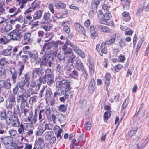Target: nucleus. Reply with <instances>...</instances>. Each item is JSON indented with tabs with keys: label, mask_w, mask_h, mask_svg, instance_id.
Masks as SVG:
<instances>
[{
	"label": "nucleus",
	"mask_w": 149,
	"mask_h": 149,
	"mask_svg": "<svg viewBox=\"0 0 149 149\" xmlns=\"http://www.w3.org/2000/svg\"><path fill=\"white\" fill-rule=\"evenodd\" d=\"M52 55L55 56L56 53L52 50L46 51L42 58H39V60L40 61V63H41V68H35L33 70L32 73L33 79L36 78L38 76L44 73V69L41 66L42 65H47L48 64L49 67H51L53 59Z\"/></svg>",
	"instance_id": "nucleus-1"
},
{
	"label": "nucleus",
	"mask_w": 149,
	"mask_h": 149,
	"mask_svg": "<svg viewBox=\"0 0 149 149\" xmlns=\"http://www.w3.org/2000/svg\"><path fill=\"white\" fill-rule=\"evenodd\" d=\"M71 81L70 79L63 80L58 82V85H56L57 91L54 92V97H57L58 96L63 95L64 92H68L72 89L71 85Z\"/></svg>",
	"instance_id": "nucleus-2"
},
{
	"label": "nucleus",
	"mask_w": 149,
	"mask_h": 149,
	"mask_svg": "<svg viewBox=\"0 0 149 149\" xmlns=\"http://www.w3.org/2000/svg\"><path fill=\"white\" fill-rule=\"evenodd\" d=\"M54 80V75L52 74L51 69L47 68L45 70L44 75L39 77L40 81L38 84V86H40L42 83L44 84L46 82L48 85H50L53 83Z\"/></svg>",
	"instance_id": "nucleus-3"
},
{
	"label": "nucleus",
	"mask_w": 149,
	"mask_h": 149,
	"mask_svg": "<svg viewBox=\"0 0 149 149\" xmlns=\"http://www.w3.org/2000/svg\"><path fill=\"white\" fill-rule=\"evenodd\" d=\"M24 130L27 131L26 134L27 136H32L33 133V130L30 128L28 123H25L24 125L21 123L20 127L18 129V133L22 136L25 134Z\"/></svg>",
	"instance_id": "nucleus-4"
},
{
	"label": "nucleus",
	"mask_w": 149,
	"mask_h": 149,
	"mask_svg": "<svg viewBox=\"0 0 149 149\" xmlns=\"http://www.w3.org/2000/svg\"><path fill=\"white\" fill-rule=\"evenodd\" d=\"M10 34V35H8L7 37H10V39H12L13 40L19 41L23 37L22 33L19 32L17 29L13 30Z\"/></svg>",
	"instance_id": "nucleus-5"
},
{
	"label": "nucleus",
	"mask_w": 149,
	"mask_h": 149,
	"mask_svg": "<svg viewBox=\"0 0 149 149\" xmlns=\"http://www.w3.org/2000/svg\"><path fill=\"white\" fill-rule=\"evenodd\" d=\"M40 1L38 0H35L31 4V6H30L24 13V14L31 13L34 11L36 8L40 5Z\"/></svg>",
	"instance_id": "nucleus-6"
},
{
	"label": "nucleus",
	"mask_w": 149,
	"mask_h": 149,
	"mask_svg": "<svg viewBox=\"0 0 149 149\" xmlns=\"http://www.w3.org/2000/svg\"><path fill=\"white\" fill-rule=\"evenodd\" d=\"M96 49L99 53L101 51L102 54H106L108 52L106 45L104 42L102 43L101 45L99 44H97L96 46Z\"/></svg>",
	"instance_id": "nucleus-7"
},
{
	"label": "nucleus",
	"mask_w": 149,
	"mask_h": 149,
	"mask_svg": "<svg viewBox=\"0 0 149 149\" xmlns=\"http://www.w3.org/2000/svg\"><path fill=\"white\" fill-rule=\"evenodd\" d=\"M111 17V13H107L104 14H102L100 17V23L104 24H107V21L109 20Z\"/></svg>",
	"instance_id": "nucleus-8"
},
{
	"label": "nucleus",
	"mask_w": 149,
	"mask_h": 149,
	"mask_svg": "<svg viewBox=\"0 0 149 149\" xmlns=\"http://www.w3.org/2000/svg\"><path fill=\"white\" fill-rule=\"evenodd\" d=\"M9 104L7 105V108L12 109L15 106L16 104V98L12 95H9L8 98Z\"/></svg>",
	"instance_id": "nucleus-9"
},
{
	"label": "nucleus",
	"mask_w": 149,
	"mask_h": 149,
	"mask_svg": "<svg viewBox=\"0 0 149 149\" xmlns=\"http://www.w3.org/2000/svg\"><path fill=\"white\" fill-rule=\"evenodd\" d=\"M75 68L78 70L82 71L84 72L85 69L83 63H82L81 60L79 59H77L74 64Z\"/></svg>",
	"instance_id": "nucleus-10"
},
{
	"label": "nucleus",
	"mask_w": 149,
	"mask_h": 149,
	"mask_svg": "<svg viewBox=\"0 0 149 149\" xmlns=\"http://www.w3.org/2000/svg\"><path fill=\"white\" fill-rule=\"evenodd\" d=\"M9 71L12 74L11 78L13 80V83L15 84L18 76V72L14 68H9Z\"/></svg>",
	"instance_id": "nucleus-11"
},
{
	"label": "nucleus",
	"mask_w": 149,
	"mask_h": 149,
	"mask_svg": "<svg viewBox=\"0 0 149 149\" xmlns=\"http://www.w3.org/2000/svg\"><path fill=\"white\" fill-rule=\"evenodd\" d=\"M12 47L11 45H8L6 49H4L1 52V54L5 56H11L12 53Z\"/></svg>",
	"instance_id": "nucleus-12"
},
{
	"label": "nucleus",
	"mask_w": 149,
	"mask_h": 149,
	"mask_svg": "<svg viewBox=\"0 0 149 149\" xmlns=\"http://www.w3.org/2000/svg\"><path fill=\"white\" fill-rule=\"evenodd\" d=\"M0 84L2 88H4L6 89H10L12 86V84L9 81L0 80Z\"/></svg>",
	"instance_id": "nucleus-13"
},
{
	"label": "nucleus",
	"mask_w": 149,
	"mask_h": 149,
	"mask_svg": "<svg viewBox=\"0 0 149 149\" xmlns=\"http://www.w3.org/2000/svg\"><path fill=\"white\" fill-rule=\"evenodd\" d=\"M12 125L15 127H20L21 124L18 119V116H13L12 118Z\"/></svg>",
	"instance_id": "nucleus-14"
},
{
	"label": "nucleus",
	"mask_w": 149,
	"mask_h": 149,
	"mask_svg": "<svg viewBox=\"0 0 149 149\" xmlns=\"http://www.w3.org/2000/svg\"><path fill=\"white\" fill-rule=\"evenodd\" d=\"M65 69V66L64 67L63 65L61 63H57L56 67V70L57 73L58 74H60L63 72Z\"/></svg>",
	"instance_id": "nucleus-15"
},
{
	"label": "nucleus",
	"mask_w": 149,
	"mask_h": 149,
	"mask_svg": "<svg viewBox=\"0 0 149 149\" xmlns=\"http://www.w3.org/2000/svg\"><path fill=\"white\" fill-rule=\"evenodd\" d=\"M20 5H21L20 4ZM23 8H20V7L18 8L14 6L13 8H10L8 12L10 13H14L13 15H11V16H13L17 15L19 12H20L21 11L20 9H22Z\"/></svg>",
	"instance_id": "nucleus-16"
},
{
	"label": "nucleus",
	"mask_w": 149,
	"mask_h": 149,
	"mask_svg": "<svg viewBox=\"0 0 149 149\" xmlns=\"http://www.w3.org/2000/svg\"><path fill=\"white\" fill-rule=\"evenodd\" d=\"M62 48L64 51V54L66 57H67L68 55L73 53L71 49L67 47L65 45L62 46Z\"/></svg>",
	"instance_id": "nucleus-17"
},
{
	"label": "nucleus",
	"mask_w": 149,
	"mask_h": 149,
	"mask_svg": "<svg viewBox=\"0 0 149 149\" xmlns=\"http://www.w3.org/2000/svg\"><path fill=\"white\" fill-rule=\"evenodd\" d=\"M31 36V34L30 33L27 32L25 33L23 36V40L24 44H27L29 43L31 40L30 37Z\"/></svg>",
	"instance_id": "nucleus-18"
},
{
	"label": "nucleus",
	"mask_w": 149,
	"mask_h": 149,
	"mask_svg": "<svg viewBox=\"0 0 149 149\" xmlns=\"http://www.w3.org/2000/svg\"><path fill=\"white\" fill-rule=\"evenodd\" d=\"M27 99V97L24 94H18L17 97V102H20L21 100V104L25 103Z\"/></svg>",
	"instance_id": "nucleus-19"
},
{
	"label": "nucleus",
	"mask_w": 149,
	"mask_h": 149,
	"mask_svg": "<svg viewBox=\"0 0 149 149\" xmlns=\"http://www.w3.org/2000/svg\"><path fill=\"white\" fill-rule=\"evenodd\" d=\"M53 130L55 132H56L57 130H58L57 134V137L59 140L61 139L62 136L61 135V134L62 132V130L58 126H55L53 128Z\"/></svg>",
	"instance_id": "nucleus-20"
},
{
	"label": "nucleus",
	"mask_w": 149,
	"mask_h": 149,
	"mask_svg": "<svg viewBox=\"0 0 149 149\" xmlns=\"http://www.w3.org/2000/svg\"><path fill=\"white\" fill-rule=\"evenodd\" d=\"M68 61L67 63L68 64H70V65L71 66H72L74 60L75 58V56L74 54L73 53L71 54H70L68 56Z\"/></svg>",
	"instance_id": "nucleus-21"
},
{
	"label": "nucleus",
	"mask_w": 149,
	"mask_h": 149,
	"mask_svg": "<svg viewBox=\"0 0 149 149\" xmlns=\"http://www.w3.org/2000/svg\"><path fill=\"white\" fill-rule=\"evenodd\" d=\"M95 81L93 79H92L90 81L89 87L88 91L90 93H93L95 89Z\"/></svg>",
	"instance_id": "nucleus-22"
},
{
	"label": "nucleus",
	"mask_w": 149,
	"mask_h": 149,
	"mask_svg": "<svg viewBox=\"0 0 149 149\" xmlns=\"http://www.w3.org/2000/svg\"><path fill=\"white\" fill-rule=\"evenodd\" d=\"M75 26L77 30L80 33L83 34L85 33V29L83 26L81 25L80 24L78 23H76L75 24Z\"/></svg>",
	"instance_id": "nucleus-23"
},
{
	"label": "nucleus",
	"mask_w": 149,
	"mask_h": 149,
	"mask_svg": "<svg viewBox=\"0 0 149 149\" xmlns=\"http://www.w3.org/2000/svg\"><path fill=\"white\" fill-rule=\"evenodd\" d=\"M23 148L22 146H18L15 143L11 142L10 144L8 146L7 149H22Z\"/></svg>",
	"instance_id": "nucleus-24"
},
{
	"label": "nucleus",
	"mask_w": 149,
	"mask_h": 149,
	"mask_svg": "<svg viewBox=\"0 0 149 149\" xmlns=\"http://www.w3.org/2000/svg\"><path fill=\"white\" fill-rule=\"evenodd\" d=\"M45 139L47 140H49L54 136V132L52 131H48L45 132Z\"/></svg>",
	"instance_id": "nucleus-25"
},
{
	"label": "nucleus",
	"mask_w": 149,
	"mask_h": 149,
	"mask_svg": "<svg viewBox=\"0 0 149 149\" xmlns=\"http://www.w3.org/2000/svg\"><path fill=\"white\" fill-rule=\"evenodd\" d=\"M123 8L125 10L129 9L130 1V0H121Z\"/></svg>",
	"instance_id": "nucleus-26"
},
{
	"label": "nucleus",
	"mask_w": 149,
	"mask_h": 149,
	"mask_svg": "<svg viewBox=\"0 0 149 149\" xmlns=\"http://www.w3.org/2000/svg\"><path fill=\"white\" fill-rule=\"evenodd\" d=\"M45 97L46 100H49L52 94V90L51 88H48L45 90Z\"/></svg>",
	"instance_id": "nucleus-27"
},
{
	"label": "nucleus",
	"mask_w": 149,
	"mask_h": 149,
	"mask_svg": "<svg viewBox=\"0 0 149 149\" xmlns=\"http://www.w3.org/2000/svg\"><path fill=\"white\" fill-rule=\"evenodd\" d=\"M50 13L49 12H46L44 14L43 18L44 20L47 21V22L48 23L51 22V19L52 17Z\"/></svg>",
	"instance_id": "nucleus-28"
},
{
	"label": "nucleus",
	"mask_w": 149,
	"mask_h": 149,
	"mask_svg": "<svg viewBox=\"0 0 149 149\" xmlns=\"http://www.w3.org/2000/svg\"><path fill=\"white\" fill-rule=\"evenodd\" d=\"M100 3L99 0H94L91 2L92 8L95 10H97V8L99 4Z\"/></svg>",
	"instance_id": "nucleus-29"
},
{
	"label": "nucleus",
	"mask_w": 149,
	"mask_h": 149,
	"mask_svg": "<svg viewBox=\"0 0 149 149\" xmlns=\"http://www.w3.org/2000/svg\"><path fill=\"white\" fill-rule=\"evenodd\" d=\"M17 2L19 3L20 5L21 8H24L25 5L28 2L31 1L33 0H15Z\"/></svg>",
	"instance_id": "nucleus-30"
},
{
	"label": "nucleus",
	"mask_w": 149,
	"mask_h": 149,
	"mask_svg": "<svg viewBox=\"0 0 149 149\" xmlns=\"http://www.w3.org/2000/svg\"><path fill=\"white\" fill-rule=\"evenodd\" d=\"M98 28L99 30L102 32H109L110 30L107 27L102 25H98Z\"/></svg>",
	"instance_id": "nucleus-31"
},
{
	"label": "nucleus",
	"mask_w": 149,
	"mask_h": 149,
	"mask_svg": "<svg viewBox=\"0 0 149 149\" xmlns=\"http://www.w3.org/2000/svg\"><path fill=\"white\" fill-rule=\"evenodd\" d=\"M122 18L124 21H127L130 19V16L128 12H123L122 13Z\"/></svg>",
	"instance_id": "nucleus-32"
},
{
	"label": "nucleus",
	"mask_w": 149,
	"mask_h": 149,
	"mask_svg": "<svg viewBox=\"0 0 149 149\" xmlns=\"http://www.w3.org/2000/svg\"><path fill=\"white\" fill-rule=\"evenodd\" d=\"M43 13V11L41 10H39L36 11L34 14L33 17L35 20L40 19L42 17Z\"/></svg>",
	"instance_id": "nucleus-33"
},
{
	"label": "nucleus",
	"mask_w": 149,
	"mask_h": 149,
	"mask_svg": "<svg viewBox=\"0 0 149 149\" xmlns=\"http://www.w3.org/2000/svg\"><path fill=\"white\" fill-rule=\"evenodd\" d=\"M8 116L5 110H3L0 111V118L1 120H5L7 118Z\"/></svg>",
	"instance_id": "nucleus-34"
},
{
	"label": "nucleus",
	"mask_w": 149,
	"mask_h": 149,
	"mask_svg": "<svg viewBox=\"0 0 149 149\" xmlns=\"http://www.w3.org/2000/svg\"><path fill=\"white\" fill-rule=\"evenodd\" d=\"M47 118L48 121H52L54 123H56V116L55 114L52 113L49 116H48Z\"/></svg>",
	"instance_id": "nucleus-35"
},
{
	"label": "nucleus",
	"mask_w": 149,
	"mask_h": 149,
	"mask_svg": "<svg viewBox=\"0 0 149 149\" xmlns=\"http://www.w3.org/2000/svg\"><path fill=\"white\" fill-rule=\"evenodd\" d=\"M13 114V116H18L19 114L20 115H21L20 110L18 105H17L16 106V107H15L14 108Z\"/></svg>",
	"instance_id": "nucleus-36"
},
{
	"label": "nucleus",
	"mask_w": 149,
	"mask_h": 149,
	"mask_svg": "<svg viewBox=\"0 0 149 149\" xmlns=\"http://www.w3.org/2000/svg\"><path fill=\"white\" fill-rule=\"evenodd\" d=\"M69 75L72 78L77 79L79 78V73L77 70H74L72 71V73L69 74Z\"/></svg>",
	"instance_id": "nucleus-37"
},
{
	"label": "nucleus",
	"mask_w": 149,
	"mask_h": 149,
	"mask_svg": "<svg viewBox=\"0 0 149 149\" xmlns=\"http://www.w3.org/2000/svg\"><path fill=\"white\" fill-rule=\"evenodd\" d=\"M10 39H8L6 36H4L0 38V44L6 45L8 43Z\"/></svg>",
	"instance_id": "nucleus-38"
},
{
	"label": "nucleus",
	"mask_w": 149,
	"mask_h": 149,
	"mask_svg": "<svg viewBox=\"0 0 149 149\" xmlns=\"http://www.w3.org/2000/svg\"><path fill=\"white\" fill-rule=\"evenodd\" d=\"M44 111V109L41 110L40 111L38 115V120L39 123H41L42 122L45 120V117L42 116V113H43Z\"/></svg>",
	"instance_id": "nucleus-39"
},
{
	"label": "nucleus",
	"mask_w": 149,
	"mask_h": 149,
	"mask_svg": "<svg viewBox=\"0 0 149 149\" xmlns=\"http://www.w3.org/2000/svg\"><path fill=\"white\" fill-rule=\"evenodd\" d=\"M24 79L23 80H25V81L26 83V86L27 87H28L29 86V82L30 79V78L29 74H25L24 75Z\"/></svg>",
	"instance_id": "nucleus-40"
},
{
	"label": "nucleus",
	"mask_w": 149,
	"mask_h": 149,
	"mask_svg": "<svg viewBox=\"0 0 149 149\" xmlns=\"http://www.w3.org/2000/svg\"><path fill=\"white\" fill-rule=\"evenodd\" d=\"M26 52V54H28L31 58H32L35 59L37 60V58L38 57V53H36L35 54H33L30 51L27 50V51H25Z\"/></svg>",
	"instance_id": "nucleus-41"
},
{
	"label": "nucleus",
	"mask_w": 149,
	"mask_h": 149,
	"mask_svg": "<svg viewBox=\"0 0 149 149\" xmlns=\"http://www.w3.org/2000/svg\"><path fill=\"white\" fill-rule=\"evenodd\" d=\"M45 131V130L43 127H40L38 128V130L36 131V135L37 136H41L43 134Z\"/></svg>",
	"instance_id": "nucleus-42"
},
{
	"label": "nucleus",
	"mask_w": 149,
	"mask_h": 149,
	"mask_svg": "<svg viewBox=\"0 0 149 149\" xmlns=\"http://www.w3.org/2000/svg\"><path fill=\"white\" fill-rule=\"evenodd\" d=\"M64 97H60L59 98V100L62 102H65L66 99H67L69 96V95L68 94V92H64Z\"/></svg>",
	"instance_id": "nucleus-43"
},
{
	"label": "nucleus",
	"mask_w": 149,
	"mask_h": 149,
	"mask_svg": "<svg viewBox=\"0 0 149 149\" xmlns=\"http://www.w3.org/2000/svg\"><path fill=\"white\" fill-rule=\"evenodd\" d=\"M55 6L57 8L60 9L65 8L66 5L62 3H58L55 4Z\"/></svg>",
	"instance_id": "nucleus-44"
},
{
	"label": "nucleus",
	"mask_w": 149,
	"mask_h": 149,
	"mask_svg": "<svg viewBox=\"0 0 149 149\" xmlns=\"http://www.w3.org/2000/svg\"><path fill=\"white\" fill-rule=\"evenodd\" d=\"M40 81V80H39V79L37 80V83H36V82L34 81H33L31 83V84L30 85V86L32 88H33L35 87H36L37 88V90H38L39 89L40 87V86L42 85L40 84V86L39 87V86H38V84H39L38 83Z\"/></svg>",
	"instance_id": "nucleus-45"
},
{
	"label": "nucleus",
	"mask_w": 149,
	"mask_h": 149,
	"mask_svg": "<svg viewBox=\"0 0 149 149\" xmlns=\"http://www.w3.org/2000/svg\"><path fill=\"white\" fill-rule=\"evenodd\" d=\"M37 99V97L36 96H34L30 97L29 100V103L30 104H32L33 103L36 102Z\"/></svg>",
	"instance_id": "nucleus-46"
},
{
	"label": "nucleus",
	"mask_w": 149,
	"mask_h": 149,
	"mask_svg": "<svg viewBox=\"0 0 149 149\" xmlns=\"http://www.w3.org/2000/svg\"><path fill=\"white\" fill-rule=\"evenodd\" d=\"M138 129V128L136 127H135L133 128L129 132L128 134L130 136L132 137L136 132Z\"/></svg>",
	"instance_id": "nucleus-47"
},
{
	"label": "nucleus",
	"mask_w": 149,
	"mask_h": 149,
	"mask_svg": "<svg viewBox=\"0 0 149 149\" xmlns=\"http://www.w3.org/2000/svg\"><path fill=\"white\" fill-rule=\"evenodd\" d=\"M36 93H34L33 89H30L27 91L25 95L27 98L28 97H30L31 95L36 94Z\"/></svg>",
	"instance_id": "nucleus-48"
},
{
	"label": "nucleus",
	"mask_w": 149,
	"mask_h": 149,
	"mask_svg": "<svg viewBox=\"0 0 149 149\" xmlns=\"http://www.w3.org/2000/svg\"><path fill=\"white\" fill-rule=\"evenodd\" d=\"M26 82L25 80H22L18 83V86L21 89H23V88L25 85Z\"/></svg>",
	"instance_id": "nucleus-49"
},
{
	"label": "nucleus",
	"mask_w": 149,
	"mask_h": 149,
	"mask_svg": "<svg viewBox=\"0 0 149 149\" xmlns=\"http://www.w3.org/2000/svg\"><path fill=\"white\" fill-rule=\"evenodd\" d=\"M66 107L64 104H61L58 107V110L62 112H65L66 110Z\"/></svg>",
	"instance_id": "nucleus-50"
},
{
	"label": "nucleus",
	"mask_w": 149,
	"mask_h": 149,
	"mask_svg": "<svg viewBox=\"0 0 149 149\" xmlns=\"http://www.w3.org/2000/svg\"><path fill=\"white\" fill-rule=\"evenodd\" d=\"M115 41V38H112L106 41L105 43L107 45H110L113 44Z\"/></svg>",
	"instance_id": "nucleus-51"
},
{
	"label": "nucleus",
	"mask_w": 149,
	"mask_h": 149,
	"mask_svg": "<svg viewBox=\"0 0 149 149\" xmlns=\"http://www.w3.org/2000/svg\"><path fill=\"white\" fill-rule=\"evenodd\" d=\"M58 119L61 122L65 121L66 119L65 116L63 114H59L58 116Z\"/></svg>",
	"instance_id": "nucleus-52"
},
{
	"label": "nucleus",
	"mask_w": 149,
	"mask_h": 149,
	"mask_svg": "<svg viewBox=\"0 0 149 149\" xmlns=\"http://www.w3.org/2000/svg\"><path fill=\"white\" fill-rule=\"evenodd\" d=\"M1 139L2 143L5 145H8L10 144L9 143V139L8 138H0Z\"/></svg>",
	"instance_id": "nucleus-53"
},
{
	"label": "nucleus",
	"mask_w": 149,
	"mask_h": 149,
	"mask_svg": "<svg viewBox=\"0 0 149 149\" xmlns=\"http://www.w3.org/2000/svg\"><path fill=\"white\" fill-rule=\"evenodd\" d=\"M70 47L72 48L73 49L76 53L80 49V48L75 44H70Z\"/></svg>",
	"instance_id": "nucleus-54"
},
{
	"label": "nucleus",
	"mask_w": 149,
	"mask_h": 149,
	"mask_svg": "<svg viewBox=\"0 0 149 149\" xmlns=\"http://www.w3.org/2000/svg\"><path fill=\"white\" fill-rule=\"evenodd\" d=\"M76 53L82 58H84L85 57V54L84 52L83 51L81 50L80 49Z\"/></svg>",
	"instance_id": "nucleus-55"
},
{
	"label": "nucleus",
	"mask_w": 149,
	"mask_h": 149,
	"mask_svg": "<svg viewBox=\"0 0 149 149\" xmlns=\"http://www.w3.org/2000/svg\"><path fill=\"white\" fill-rule=\"evenodd\" d=\"M8 63L7 60L5 58L0 59V66H3L6 65Z\"/></svg>",
	"instance_id": "nucleus-56"
},
{
	"label": "nucleus",
	"mask_w": 149,
	"mask_h": 149,
	"mask_svg": "<svg viewBox=\"0 0 149 149\" xmlns=\"http://www.w3.org/2000/svg\"><path fill=\"white\" fill-rule=\"evenodd\" d=\"M12 29V26L11 25L7 24L3 29V30L4 29V31L5 32H7L11 30Z\"/></svg>",
	"instance_id": "nucleus-57"
},
{
	"label": "nucleus",
	"mask_w": 149,
	"mask_h": 149,
	"mask_svg": "<svg viewBox=\"0 0 149 149\" xmlns=\"http://www.w3.org/2000/svg\"><path fill=\"white\" fill-rule=\"evenodd\" d=\"M111 114L110 111H107L105 112L104 115V120L107 121L109 118Z\"/></svg>",
	"instance_id": "nucleus-58"
},
{
	"label": "nucleus",
	"mask_w": 149,
	"mask_h": 149,
	"mask_svg": "<svg viewBox=\"0 0 149 149\" xmlns=\"http://www.w3.org/2000/svg\"><path fill=\"white\" fill-rule=\"evenodd\" d=\"M44 110V112L46 115L47 118L51 115V109L49 107L45 108Z\"/></svg>",
	"instance_id": "nucleus-59"
},
{
	"label": "nucleus",
	"mask_w": 149,
	"mask_h": 149,
	"mask_svg": "<svg viewBox=\"0 0 149 149\" xmlns=\"http://www.w3.org/2000/svg\"><path fill=\"white\" fill-rule=\"evenodd\" d=\"M45 88L44 86L42 88L40 89L39 93V95L40 97H42L44 96L45 95Z\"/></svg>",
	"instance_id": "nucleus-60"
},
{
	"label": "nucleus",
	"mask_w": 149,
	"mask_h": 149,
	"mask_svg": "<svg viewBox=\"0 0 149 149\" xmlns=\"http://www.w3.org/2000/svg\"><path fill=\"white\" fill-rule=\"evenodd\" d=\"M8 132L10 136H14L17 133V131L15 130L11 129L9 130Z\"/></svg>",
	"instance_id": "nucleus-61"
},
{
	"label": "nucleus",
	"mask_w": 149,
	"mask_h": 149,
	"mask_svg": "<svg viewBox=\"0 0 149 149\" xmlns=\"http://www.w3.org/2000/svg\"><path fill=\"white\" fill-rule=\"evenodd\" d=\"M54 41H52L51 42L47 43L48 44V46L46 48V50H49L52 48L54 45H55Z\"/></svg>",
	"instance_id": "nucleus-62"
},
{
	"label": "nucleus",
	"mask_w": 149,
	"mask_h": 149,
	"mask_svg": "<svg viewBox=\"0 0 149 149\" xmlns=\"http://www.w3.org/2000/svg\"><path fill=\"white\" fill-rule=\"evenodd\" d=\"M53 127V125L51 124L46 123L45 125V130H52Z\"/></svg>",
	"instance_id": "nucleus-63"
},
{
	"label": "nucleus",
	"mask_w": 149,
	"mask_h": 149,
	"mask_svg": "<svg viewBox=\"0 0 149 149\" xmlns=\"http://www.w3.org/2000/svg\"><path fill=\"white\" fill-rule=\"evenodd\" d=\"M44 142V141L43 138L42 137H39L38 139V141L36 143V144L37 145H42Z\"/></svg>",
	"instance_id": "nucleus-64"
}]
</instances>
